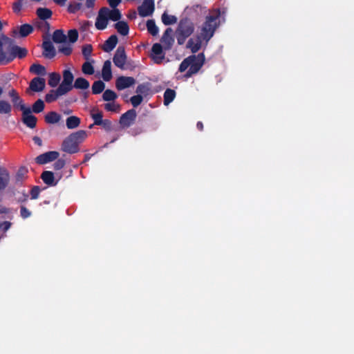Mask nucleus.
Returning <instances> with one entry per match:
<instances>
[{"label":"nucleus","instance_id":"nucleus-1","mask_svg":"<svg viewBox=\"0 0 354 354\" xmlns=\"http://www.w3.org/2000/svg\"><path fill=\"white\" fill-rule=\"evenodd\" d=\"M219 12L207 15L201 32L196 35V38H190L188 40L187 47L191 50L192 53H197L201 48L202 41H205L207 44L213 37L219 24Z\"/></svg>","mask_w":354,"mask_h":354},{"label":"nucleus","instance_id":"nucleus-2","mask_svg":"<svg viewBox=\"0 0 354 354\" xmlns=\"http://www.w3.org/2000/svg\"><path fill=\"white\" fill-rule=\"evenodd\" d=\"M86 137V133L84 130H80L72 133L66 138L62 145V150L68 153H75L79 151V144Z\"/></svg>","mask_w":354,"mask_h":354},{"label":"nucleus","instance_id":"nucleus-3","mask_svg":"<svg viewBox=\"0 0 354 354\" xmlns=\"http://www.w3.org/2000/svg\"><path fill=\"white\" fill-rule=\"evenodd\" d=\"M2 39L5 45L8 46V64L15 58L23 59L27 55V49L16 45L14 39L6 35H3Z\"/></svg>","mask_w":354,"mask_h":354},{"label":"nucleus","instance_id":"nucleus-4","mask_svg":"<svg viewBox=\"0 0 354 354\" xmlns=\"http://www.w3.org/2000/svg\"><path fill=\"white\" fill-rule=\"evenodd\" d=\"M194 24L190 19L187 17L181 19L176 29L178 44L183 45L186 39L194 32Z\"/></svg>","mask_w":354,"mask_h":354},{"label":"nucleus","instance_id":"nucleus-5","mask_svg":"<svg viewBox=\"0 0 354 354\" xmlns=\"http://www.w3.org/2000/svg\"><path fill=\"white\" fill-rule=\"evenodd\" d=\"M22 122L28 128L34 129L37 125V118L32 114V111L30 107L23 106L21 107Z\"/></svg>","mask_w":354,"mask_h":354},{"label":"nucleus","instance_id":"nucleus-6","mask_svg":"<svg viewBox=\"0 0 354 354\" xmlns=\"http://www.w3.org/2000/svg\"><path fill=\"white\" fill-rule=\"evenodd\" d=\"M62 75L63 80L58 87L59 88V91H64L67 93L73 89L74 75L70 69L64 70Z\"/></svg>","mask_w":354,"mask_h":354},{"label":"nucleus","instance_id":"nucleus-7","mask_svg":"<svg viewBox=\"0 0 354 354\" xmlns=\"http://www.w3.org/2000/svg\"><path fill=\"white\" fill-rule=\"evenodd\" d=\"M127 55L124 46H118L115 55L113 57V62L114 64L119 68L124 70L125 69V63L127 62Z\"/></svg>","mask_w":354,"mask_h":354},{"label":"nucleus","instance_id":"nucleus-8","mask_svg":"<svg viewBox=\"0 0 354 354\" xmlns=\"http://www.w3.org/2000/svg\"><path fill=\"white\" fill-rule=\"evenodd\" d=\"M155 10L153 0H144L142 3L138 6V12L140 17H145L151 16Z\"/></svg>","mask_w":354,"mask_h":354},{"label":"nucleus","instance_id":"nucleus-9","mask_svg":"<svg viewBox=\"0 0 354 354\" xmlns=\"http://www.w3.org/2000/svg\"><path fill=\"white\" fill-rule=\"evenodd\" d=\"M136 115L137 114L135 109H129L120 116V124L123 127H129L135 122Z\"/></svg>","mask_w":354,"mask_h":354},{"label":"nucleus","instance_id":"nucleus-10","mask_svg":"<svg viewBox=\"0 0 354 354\" xmlns=\"http://www.w3.org/2000/svg\"><path fill=\"white\" fill-rule=\"evenodd\" d=\"M59 156V152L56 151H50L37 156L35 158V162L39 165H44L57 160Z\"/></svg>","mask_w":354,"mask_h":354},{"label":"nucleus","instance_id":"nucleus-11","mask_svg":"<svg viewBox=\"0 0 354 354\" xmlns=\"http://www.w3.org/2000/svg\"><path fill=\"white\" fill-rule=\"evenodd\" d=\"M136 80L133 77L120 76L115 80V87L118 91H122L133 86Z\"/></svg>","mask_w":354,"mask_h":354},{"label":"nucleus","instance_id":"nucleus-12","mask_svg":"<svg viewBox=\"0 0 354 354\" xmlns=\"http://www.w3.org/2000/svg\"><path fill=\"white\" fill-rule=\"evenodd\" d=\"M173 30L171 28H167L164 32L162 37L161 42L163 44L165 50H170L174 44V39L173 37Z\"/></svg>","mask_w":354,"mask_h":354},{"label":"nucleus","instance_id":"nucleus-13","mask_svg":"<svg viewBox=\"0 0 354 354\" xmlns=\"http://www.w3.org/2000/svg\"><path fill=\"white\" fill-rule=\"evenodd\" d=\"M163 48L161 44L156 43L151 48V54L153 59L155 62L160 64L165 59V53L163 52Z\"/></svg>","mask_w":354,"mask_h":354},{"label":"nucleus","instance_id":"nucleus-14","mask_svg":"<svg viewBox=\"0 0 354 354\" xmlns=\"http://www.w3.org/2000/svg\"><path fill=\"white\" fill-rule=\"evenodd\" d=\"M108 21H109V19H108L106 15H105V12L104 11L103 8H100L98 12V15L96 18V21H95V28L97 30H104L107 27Z\"/></svg>","mask_w":354,"mask_h":354},{"label":"nucleus","instance_id":"nucleus-15","mask_svg":"<svg viewBox=\"0 0 354 354\" xmlns=\"http://www.w3.org/2000/svg\"><path fill=\"white\" fill-rule=\"evenodd\" d=\"M42 48L44 49L42 55L45 58L52 59L56 55L55 48L50 41H44L42 44Z\"/></svg>","mask_w":354,"mask_h":354},{"label":"nucleus","instance_id":"nucleus-16","mask_svg":"<svg viewBox=\"0 0 354 354\" xmlns=\"http://www.w3.org/2000/svg\"><path fill=\"white\" fill-rule=\"evenodd\" d=\"M194 57L195 59L191 62L192 63L189 66V69H191L195 73H197L204 64L205 55L203 53H201L197 55H194Z\"/></svg>","mask_w":354,"mask_h":354},{"label":"nucleus","instance_id":"nucleus-17","mask_svg":"<svg viewBox=\"0 0 354 354\" xmlns=\"http://www.w3.org/2000/svg\"><path fill=\"white\" fill-rule=\"evenodd\" d=\"M46 81L44 78L34 77L30 82L29 88L34 92H41L45 88Z\"/></svg>","mask_w":354,"mask_h":354},{"label":"nucleus","instance_id":"nucleus-18","mask_svg":"<svg viewBox=\"0 0 354 354\" xmlns=\"http://www.w3.org/2000/svg\"><path fill=\"white\" fill-rule=\"evenodd\" d=\"M8 95L11 98V101L14 107L19 108L21 111V107L26 106L24 100L21 98L17 91L12 88L8 92Z\"/></svg>","mask_w":354,"mask_h":354},{"label":"nucleus","instance_id":"nucleus-19","mask_svg":"<svg viewBox=\"0 0 354 354\" xmlns=\"http://www.w3.org/2000/svg\"><path fill=\"white\" fill-rule=\"evenodd\" d=\"M118 41V39L115 35H111L103 44L102 50L106 53L111 51L116 46Z\"/></svg>","mask_w":354,"mask_h":354},{"label":"nucleus","instance_id":"nucleus-20","mask_svg":"<svg viewBox=\"0 0 354 354\" xmlns=\"http://www.w3.org/2000/svg\"><path fill=\"white\" fill-rule=\"evenodd\" d=\"M102 77L106 82H109L112 78L111 62L106 60L104 62L102 69Z\"/></svg>","mask_w":354,"mask_h":354},{"label":"nucleus","instance_id":"nucleus-21","mask_svg":"<svg viewBox=\"0 0 354 354\" xmlns=\"http://www.w3.org/2000/svg\"><path fill=\"white\" fill-rule=\"evenodd\" d=\"M102 8L109 19L113 21H119V20L121 19L122 15L118 8H115L111 10L106 7H103Z\"/></svg>","mask_w":354,"mask_h":354},{"label":"nucleus","instance_id":"nucleus-22","mask_svg":"<svg viewBox=\"0 0 354 354\" xmlns=\"http://www.w3.org/2000/svg\"><path fill=\"white\" fill-rule=\"evenodd\" d=\"M10 181V175L8 170L0 167V190L4 189Z\"/></svg>","mask_w":354,"mask_h":354},{"label":"nucleus","instance_id":"nucleus-23","mask_svg":"<svg viewBox=\"0 0 354 354\" xmlns=\"http://www.w3.org/2000/svg\"><path fill=\"white\" fill-rule=\"evenodd\" d=\"M41 178L44 183L48 186H55L57 182L55 181L54 174L50 171H44L41 175Z\"/></svg>","mask_w":354,"mask_h":354},{"label":"nucleus","instance_id":"nucleus-24","mask_svg":"<svg viewBox=\"0 0 354 354\" xmlns=\"http://www.w3.org/2000/svg\"><path fill=\"white\" fill-rule=\"evenodd\" d=\"M65 94H66L65 92L59 91V88L58 87L56 90H51L47 93L45 96V100L47 102L50 103L55 101L59 96Z\"/></svg>","mask_w":354,"mask_h":354},{"label":"nucleus","instance_id":"nucleus-25","mask_svg":"<svg viewBox=\"0 0 354 354\" xmlns=\"http://www.w3.org/2000/svg\"><path fill=\"white\" fill-rule=\"evenodd\" d=\"M114 27L118 33L122 36H126L129 34V26L128 24L124 21H118L116 24H115Z\"/></svg>","mask_w":354,"mask_h":354},{"label":"nucleus","instance_id":"nucleus-26","mask_svg":"<svg viewBox=\"0 0 354 354\" xmlns=\"http://www.w3.org/2000/svg\"><path fill=\"white\" fill-rule=\"evenodd\" d=\"M28 172V169L27 167L24 166H21L17 170L15 175V181L16 184L21 185L23 180L27 178V174Z\"/></svg>","mask_w":354,"mask_h":354},{"label":"nucleus","instance_id":"nucleus-27","mask_svg":"<svg viewBox=\"0 0 354 354\" xmlns=\"http://www.w3.org/2000/svg\"><path fill=\"white\" fill-rule=\"evenodd\" d=\"M53 41L56 44H62L66 42L67 37L64 34V30L58 29L54 31L53 34Z\"/></svg>","mask_w":354,"mask_h":354},{"label":"nucleus","instance_id":"nucleus-28","mask_svg":"<svg viewBox=\"0 0 354 354\" xmlns=\"http://www.w3.org/2000/svg\"><path fill=\"white\" fill-rule=\"evenodd\" d=\"M80 122V118L75 115L69 116L66 120V125L68 129H73L78 127Z\"/></svg>","mask_w":354,"mask_h":354},{"label":"nucleus","instance_id":"nucleus-29","mask_svg":"<svg viewBox=\"0 0 354 354\" xmlns=\"http://www.w3.org/2000/svg\"><path fill=\"white\" fill-rule=\"evenodd\" d=\"M12 105L6 100H0V115H6L10 116L12 112Z\"/></svg>","mask_w":354,"mask_h":354},{"label":"nucleus","instance_id":"nucleus-30","mask_svg":"<svg viewBox=\"0 0 354 354\" xmlns=\"http://www.w3.org/2000/svg\"><path fill=\"white\" fill-rule=\"evenodd\" d=\"M37 15L41 20H46L52 17L53 12L46 8H39L36 11Z\"/></svg>","mask_w":354,"mask_h":354},{"label":"nucleus","instance_id":"nucleus-31","mask_svg":"<svg viewBox=\"0 0 354 354\" xmlns=\"http://www.w3.org/2000/svg\"><path fill=\"white\" fill-rule=\"evenodd\" d=\"M29 71L31 73L44 76L46 74V68L39 64H33L30 66Z\"/></svg>","mask_w":354,"mask_h":354},{"label":"nucleus","instance_id":"nucleus-32","mask_svg":"<svg viewBox=\"0 0 354 354\" xmlns=\"http://www.w3.org/2000/svg\"><path fill=\"white\" fill-rule=\"evenodd\" d=\"M90 86L89 82L84 77H77L73 85L77 89H87Z\"/></svg>","mask_w":354,"mask_h":354},{"label":"nucleus","instance_id":"nucleus-33","mask_svg":"<svg viewBox=\"0 0 354 354\" xmlns=\"http://www.w3.org/2000/svg\"><path fill=\"white\" fill-rule=\"evenodd\" d=\"M136 93L142 96H147L150 93L151 91V84L149 82H145L139 84L136 88Z\"/></svg>","mask_w":354,"mask_h":354},{"label":"nucleus","instance_id":"nucleus-34","mask_svg":"<svg viewBox=\"0 0 354 354\" xmlns=\"http://www.w3.org/2000/svg\"><path fill=\"white\" fill-rule=\"evenodd\" d=\"M44 119L48 124H55L60 120L61 115L55 111H50L45 115Z\"/></svg>","mask_w":354,"mask_h":354},{"label":"nucleus","instance_id":"nucleus-35","mask_svg":"<svg viewBox=\"0 0 354 354\" xmlns=\"http://www.w3.org/2000/svg\"><path fill=\"white\" fill-rule=\"evenodd\" d=\"M161 20L165 26L172 25L177 22V17L174 15H169L166 11L161 16Z\"/></svg>","mask_w":354,"mask_h":354},{"label":"nucleus","instance_id":"nucleus-36","mask_svg":"<svg viewBox=\"0 0 354 354\" xmlns=\"http://www.w3.org/2000/svg\"><path fill=\"white\" fill-rule=\"evenodd\" d=\"M176 91L171 88H167L164 93V104L169 105L176 97Z\"/></svg>","mask_w":354,"mask_h":354},{"label":"nucleus","instance_id":"nucleus-37","mask_svg":"<svg viewBox=\"0 0 354 354\" xmlns=\"http://www.w3.org/2000/svg\"><path fill=\"white\" fill-rule=\"evenodd\" d=\"M4 41L2 37L0 38V66L8 64V49L5 51L3 50Z\"/></svg>","mask_w":354,"mask_h":354},{"label":"nucleus","instance_id":"nucleus-38","mask_svg":"<svg viewBox=\"0 0 354 354\" xmlns=\"http://www.w3.org/2000/svg\"><path fill=\"white\" fill-rule=\"evenodd\" d=\"M105 88V84L102 80L95 81L92 85V93L94 95L101 93Z\"/></svg>","mask_w":354,"mask_h":354},{"label":"nucleus","instance_id":"nucleus-39","mask_svg":"<svg viewBox=\"0 0 354 354\" xmlns=\"http://www.w3.org/2000/svg\"><path fill=\"white\" fill-rule=\"evenodd\" d=\"M34 30L32 26L25 24L19 27V35L21 37H26L31 34Z\"/></svg>","mask_w":354,"mask_h":354},{"label":"nucleus","instance_id":"nucleus-40","mask_svg":"<svg viewBox=\"0 0 354 354\" xmlns=\"http://www.w3.org/2000/svg\"><path fill=\"white\" fill-rule=\"evenodd\" d=\"M61 76L57 73H51L49 74V79L48 84L51 87H55L58 85L60 82Z\"/></svg>","mask_w":354,"mask_h":354},{"label":"nucleus","instance_id":"nucleus-41","mask_svg":"<svg viewBox=\"0 0 354 354\" xmlns=\"http://www.w3.org/2000/svg\"><path fill=\"white\" fill-rule=\"evenodd\" d=\"M147 28L152 36H156L159 31L158 27L156 25L153 19H149L147 21Z\"/></svg>","mask_w":354,"mask_h":354},{"label":"nucleus","instance_id":"nucleus-42","mask_svg":"<svg viewBox=\"0 0 354 354\" xmlns=\"http://www.w3.org/2000/svg\"><path fill=\"white\" fill-rule=\"evenodd\" d=\"M92 62H94L93 60L90 62H85L82 66V71L84 75H91L94 74L95 69L92 64Z\"/></svg>","mask_w":354,"mask_h":354},{"label":"nucleus","instance_id":"nucleus-43","mask_svg":"<svg viewBox=\"0 0 354 354\" xmlns=\"http://www.w3.org/2000/svg\"><path fill=\"white\" fill-rule=\"evenodd\" d=\"M195 59L194 55L186 57L180 64L178 71L181 73L185 71L191 65V62Z\"/></svg>","mask_w":354,"mask_h":354},{"label":"nucleus","instance_id":"nucleus-44","mask_svg":"<svg viewBox=\"0 0 354 354\" xmlns=\"http://www.w3.org/2000/svg\"><path fill=\"white\" fill-rule=\"evenodd\" d=\"M117 97V93L111 89L105 90L102 94L103 100L106 102L114 101Z\"/></svg>","mask_w":354,"mask_h":354},{"label":"nucleus","instance_id":"nucleus-45","mask_svg":"<svg viewBox=\"0 0 354 354\" xmlns=\"http://www.w3.org/2000/svg\"><path fill=\"white\" fill-rule=\"evenodd\" d=\"M45 104L42 100L38 99L33 104L31 109L32 113H39L44 109Z\"/></svg>","mask_w":354,"mask_h":354},{"label":"nucleus","instance_id":"nucleus-46","mask_svg":"<svg viewBox=\"0 0 354 354\" xmlns=\"http://www.w3.org/2000/svg\"><path fill=\"white\" fill-rule=\"evenodd\" d=\"M58 52L62 53L66 56H69L73 52V47L71 44L64 43L58 47Z\"/></svg>","mask_w":354,"mask_h":354},{"label":"nucleus","instance_id":"nucleus-47","mask_svg":"<svg viewBox=\"0 0 354 354\" xmlns=\"http://www.w3.org/2000/svg\"><path fill=\"white\" fill-rule=\"evenodd\" d=\"M68 38L69 44H74L78 39V31L76 29H71L68 31L67 36Z\"/></svg>","mask_w":354,"mask_h":354},{"label":"nucleus","instance_id":"nucleus-48","mask_svg":"<svg viewBox=\"0 0 354 354\" xmlns=\"http://www.w3.org/2000/svg\"><path fill=\"white\" fill-rule=\"evenodd\" d=\"M93 46L91 44H85L82 46V53L85 59L88 60L91 56Z\"/></svg>","mask_w":354,"mask_h":354},{"label":"nucleus","instance_id":"nucleus-49","mask_svg":"<svg viewBox=\"0 0 354 354\" xmlns=\"http://www.w3.org/2000/svg\"><path fill=\"white\" fill-rule=\"evenodd\" d=\"M104 109L107 111L118 113L120 110V106L115 102H108L104 104Z\"/></svg>","mask_w":354,"mask_h":354},{"label":"nucleus","instance_id":"nucleus-50","mask_svg":"<svg viewBox=\"0 0 354 354\" xmlns=\"http://www.w3.org/2000/svg\"><path fill=\"white\" fill-rule=\"evenodd\" d=\"M91 118L94 120V124L90 126L91 128L93 125H101L103 121V115L101 111L97 112V113H91Z\"/></svg>","mask_w":354,"mask_h":354},{"label":"nucleus","instance_id":"nucleus-51","mask_svg":"<svg viewBox=\"0 0 354 354\" xmlns=\"http://www.w3.org/2000/svg\"><path fill=\"white\" fill-rule=\"evenodd\" d=\"M143 97L141 95H133L130 98V101L133 107L138 106L142 102Z\"/></svg>","mask_w":354,"mask_h":354},{"label":"nucleus","instance_id":"nucleus-52","mask_svg":"<svg viewBox=\"0 0 354 354\" xmlns=\"http://www.w3.org/2000/svg\"><path fill=\"white\" fill-rule=\"evenodd\" d=\"M82 4L78 2H74L73 3H70L68 6V11L70 13H75L78 10H80L82 8Z\"/></svg>","mask_w":354,"mask_h":354},{"label":"nucleus","instance_id":"nucleus-53","mask_svg":"<svg viewBox=\"0 0 354 354\" xmlns=\"http://www.w3.org/2000/svg\"><path fill=\"white\" fill-rule=\"evenodd\" d=\"M41 192V189L39 186H33L30 190V198L32 200H35L39 198V194Z\"/></svg>","mask_w":354,"mask_h":354},{"label":"nucleus","instance_id":"nucleus-54","mask_svg":"<svg viewBox=\"0 0 354 354\" xmlns=\"http://www.w3.org/2000/svg\"><path fill=\"white\" fill-rule=\"evenodd\" d=\"M20 215L24 219H26L31 216V212L26 207L21 205L20 207Z\"/></svg>","mask_w":354,"mask_h":354},{"label":"nucleus","instance_id":"nucleus-55","mask_svg":"<svg viewBox=\"0 0 354 354\" xmlns=\"http://www.w3.org/2000/svg\"><path fill=\"white\" fill-rule=\"evenodd\" d=\"M65 164H66V162H65L64 160H63L62 158H60V159L57 158L56 162L53 165V168L55 170H60L64 167Z\"/></svg>","mask_w":354,"mask_h":354},{"label":"nucleus","instance_id":"nucleus-56","mask_svg":"<svg viewBox=\"0 0 354 354\" xmlns=\"http://www.w3.org/2000/svg\"><path fill=\"white\" fill-rule=\"evenodd\" d=\"M106 131H110L112 129V122L111 120L105 119L103 120L101 125Z\"/></svg>","mask_w":354,"mask_h":354},{"label":"nucleus","instance_id":"nucleus-57","mask_svg":"<svg viewBox=\"0 0 354 354\" xmlns=\"http://www.w3.org/2000/svg\"><path fill=\"white\" fill-rule=\"evenodd\" d=\"M22 7V0H19L18 1H16L13 4V10L15 12H19Z\"/></svg>","mask_w":354,"mask_h":354},{"label":"nucleus","instance_id":"nucleus-58","mask_svg":"<svg viewBox=\"0 0 354 354\" xmlns=\"http://www.w3.org/2000/svg\"><path fill=\"white\" fill-rule=\"evenodd\" d=\"M122 0H107L109 5L113 8L115 9L116 7L121 3Z\"/></svg>","mask_w":354,"mask_h":354},{"label":"nucleus","instance_id":"nucleus-59","mask_svg":"<svg viewBox=\"0 0 354 354\" xmlns=\"http://www.w3.org/2000/svg\"><path fill=\"white\" fill-rule=\"evenodd\" d=\"M28 194L25 192V191H23L22 192V196L21 198H19L17 199V202L19 203H25L27 201L28 198Z\"/></svg>","mask_w":354,"mask_h":354},{"label":"nucleus","instance_id":"nucleus-60","mask_svg":"<svg viewBox=\"0 0 354 354\" xmlns=\"http://www.w3.org/2000/svg\"><path fill=\"white\" fill-rule=\"evenodd\" d=\"M11 226V223L9 221H4L0 225V227H2L4 232H6L10 229Z\"/></svg>","mask_w":354,"mask_h":354},{"label":"nucleus","instance_id":"nucleus-61","mask_svg":"<svg viewBox=\"0 0 354 354\" xmlns=\"http://www.w3.org/2000/svg\"><path fill=\"white\" fill-rule=\"evenodd\" d=\"M95 0H86V6L88 8H92L95 6Z\"/></svg>","mask_w":354,"mask_h":354},{"label":"nucleus","instance_id":"nucleus-62","mask_svg":"<svg viewBox=\"0 0 354 354\" xmlns=\"http://www.w3.org/2000/svg\"><path fill=\"white\" fill-rule=\"evenodd\" d=\"M32 140L37 145H38L39 147L42 145V140L39 137L34 136L32 138Z\"/></svg>","mask_w":354,"mask_h":354},{"label":"nucleus","instance_id":"nucleus-63","mask_svg":"<svg viewBox=\"0 0 354 354\" xmlns=\"http://www.w3.org/2000/svg\"><path fill=\"white\" fill-rule=\"evenodd\" d=\"M91 25V22H90V21H84V23H83V24H82V29L83 30H86Z\"/></svg>","mask_w":354,"mask_h":354},{"label":"nucleus","instance_id":"nucleus-64","mask_svg":"<svg viewBox=\"0 0 354 354\" xmlns=\"http://www.w3.org/2000/svg\"><path fill=\"white\" fill-rule=\"evenodd\" d=\"M196 74L194 71H192L191 69L189 68V70L187 71V73L185 74V77L186 78L190 77L193 75Z\"/></svg>","mask_w":354,"mask_h":354}]
</instances>
